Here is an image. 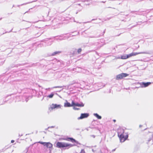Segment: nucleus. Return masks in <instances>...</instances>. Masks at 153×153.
<instances>
[{
	"label": "nucleus",
	"mask_w": 153,
	"mask_h": 153,
	"mask_svg": "<svg viewBox=\"0 0 153 153\" xmlns=\"http://www.w3.org/2000/svg\"><path fill=\"white\" fill-rule=\"evenodd\" d=\"M117 133L120 141L121 142H124L128 137V135L127 133L125 132L124 130L121 128H119L118 129Z\"/></svg>",
	"instance_id": "1"
},
{
	"label": "nucleus",
	"mask_w": 153,
	"mask_h": 153,
	"mask_svg": "<svg viewBox=\"0 0 153 153\" xmlns=\"http://www.w3.org/2000/svg\"><path fill=\"white\" fill-rule=\"evenodd\" d=\"M73 145L70 144L68 143L57 142L56 143V147L59 148H64L68 147H71L73 146Z\"/></svg>",
	"instance_id": "2"
},
{
	"label": "nucleus",
	"mask_w": 153,
	"mask_h": 153,
	"mask_svg": "<svg viewBox=\"0 0 153 153\" xmlns=\"http://www.w3.org/2000/svg\"><path fill=\"white\" fill-rule=\"evenodd\" d=\"M41 144L43 145L44 146H46L48 148H51L52 147L53 145L49 142H43L39 141L38 142Z\"/></svg>",
	"instance_id": "3"
},
{
	"label": "nucleus",
	"mask_w": 153,
	"mask_h": 153,
	"mask_svg": "<svg viewBox=\"0 0 153 153\" xmlns=\"http://www.w3.org/2000/svg\"><path fill=\"white\" fill-rule=\"evenodd\" d=\"M151 84V83L150 82H147L146 83L144 82H142L140 83V85L141 86V87L144 88L148 86Z\"/></svg>",
	"instance_id": "4"
},
{
	"label": "nucleus",
	"mask_w": 153,
	"mask_h": 153,
	"mask_svg": "<svg viewBox=\"0 0 153 153\" xmlns=\"http://www.w3.org/2000/svg\"><path fill=\"white\" fill-rule=\"evenodd\" d=\"M146 53L145 52H132L131 53L129 54H128L129 58L131 57L132 56H135L137 55L140 54H145Z\"/></svg>",
	"instance_id": "5"
},
{
	"label": "nucleus",
	"mask_w": 153,
	"mask_h": 153,
	"mask_svg": "<svg viewBox=\"0 0 153 153\" xmlns=\"http://www.w3.org/2000/svg\"><path fill=\"white\" fill-rule=\"evenodd\" d=\"M72 105L73 106H76L78 107H83L84 104L83 103H81V104H79L78 103H75L73 101H72Z\"/></svg>",
	"instance_id": "6"
},
{
	"label": "nucleus",
	"mask_w": 153,
	"mask_h": 153,
	"mask_svg": "<svg viewBox=\"0 0 153 153\" xmlns=\"http://www.w3.org/2000/svg\"><path fill=\"white\" fill-rule=\"evenodd\" d=\"M89 115L88 113L82 114L79 117V119H82L84 118L87 117Z\"/></svg>",
	"instance_id": "7"
},
{
	"label": "nucleus",
	"mask_w": 153,
	"mask_h": 153,
	"mask_svg": "<svg viewBox=\"0 0 153 153\" xmlns=\"http://www.w3.org/2000/svg\"><path fill=\"white\" fill-rule=\"evenodd\" d=\"M51 109H52L56 108H61V106L59 105H57L56 104H52V105Z\"/></svg>",
	"instance_id": "8"
},
{
	"label": "nucleus",
	"mask_w": 153,
	"mask_h": 153,
	"mask_svg": "<svg viewBox=\"0 0 153 153\" xmlns=\"http://www.w3.org/2000/svg\"><path fill=\"white\" fill-rule=\"evenodd\" d=\"M129 58L128 54L124 55L121 56L120 58L122 59H126Z\"/></svg>",
	"instance_id": "9"
},
{
	"label": "nucleus",
	"mask_w": 153,
	"mask_h": 153,
	"mask_svg": "<svg viewBox=\"0 0 153 153\" xmlns=\"http://www.w3.org/2000/svg\"><path fill=\"white\" fill-rule=\"evenodd\" d=\"M64 106L65 107H69L71 106H72L73 105H72V103L71 105L70 103L67 102L65 103Z\"/></svg>",
	"instance_id": "10"
},
{
	"label": "nucleus",
	"mask_w": 153,
	"mask_h": 153,
	"mask_svg": "<svg viewBox=\"0 0 153 153\" xmlns=\"http://www.w3.org/2000/svg\"><path fill=\"white\" fill-rule=\"evenodd\" d=\"M121 76L122 75H121V74L117 75L116 77V79L117 80H119V79H122V77Z\"/></svg>",
	"instance_id": "11"
},
{
	"label": "nucleus",
	"mask_w": 153,
	"mask_h": 153,
	"mask_svg": "<svg viewBox=\"0 0 153 153\" xmlns=\"http://www.w3.org/2000/svg\"><path fill=\"white\" fill-rule=\"evenodd\" d=\"M121 74L122 75V79L128 76V74L126 73H122Z\"/></svg>",
	"instance_id": "12"
},
{
	"label": "nucleus",
	"mask_w": 153,
	"mask_h": 153,
	"mask_svg": "<svg viewBox=\"0 0 153 153\" xmlns=\"http://www.w3.org/2000/svg\"><path fill=\"white\" fill-rule=\"evenodd\" d=\"M70 140L72 142H76V140L75 139L69 137L67 139V140L69 141Z\"/></svg>",
	"instance_id": "13"
},
{
	"label": "nucleus",
	"mask_w": 153,
	"mask_h": 153,
	"mask_svg": "<svg viewBox=\"0 0 153 153\" xmlns=\"http://www.w3.org/2000/svg\"><path fill=\"white\" fill-rule=\"evenodd\" d=\"M61 53V51H55V52H53L52 53V56H55L56 55V54L59 53Z\"/></svg>",
	"instance_id": "14"
},
{
	"label": "nucleus",
	"mask_w": 153,
	"mask_h": 153,
	"mask_svg": "<svg viewBox=\"0 0 153 153\" xmlns=\"http://www.w3.org/2000/svg\"><path fill=\"white\" fill-rule=\"evenodd\" d=\"M94 115L99 119H101V117L100 116H99L97 114H94Z\"/></svg>",
	"instance_id": "15"
},
{
	"label": "nucleus",
	"mask_w": 153,
	"mask_h": 153,
	"mask_svg": "<svg viewBox=\"0 0 153 153\" xmlns=\"http://www.w3.org/2000/svg\"><path fill=\"white\" fill-rule=\"evenodd\" d=\"M54 94H51L50 95L48 96V97L50 98H52Z\"/></svg>",
	"instance_id": "16"
},
{
	"label": "nucleus",
	"mask_w": 153,
	"mask_h": 153,
	"mask_svg": "<svg viewBox=\"0 0 153 153\" xmlns=\"http://www.w3.org/2000/svg\"><path fill=\"white\" fill-rule=\"evenodd\" d=\"M82 51V49L81 48H79L77 51L78 53H80Z\"/></svg>",
	"instance_id": "17"
},
{
	"label": "nucleus",
	"mask_w": 153,
	"mask_h": 153,
	"mask_svg": "<svg viewBox=\"0 0 153 153\" xmlns=\"http://www.w3.org/2000/svg\"><path fill=\"white\" fill-rule=\"evenodd\" d=\"M14 142V140H11V143H13Z\"/></svg>",
	"instance_id": "18"
},
{
	"label": "nucleus",
	"mask_w": 153,
	"mask_h": 153,
	"mask_svg": "<svg viewBox=\"0 0 153 153\" xmlns=\"http://www.w3.org/2000/svg\"><path fill=\"white\" fill-rule=\"evenodd\" d=\"M116 149H113V150H112V152H114V151H115Z\"/></svg>",
	"instance_id": "19"
},
{
	"label": "nucleus",
	"mask_w": 153,
	"mask_h": 153,
	"mask_svg": "<svg viewBox=\"0 0 153 153\" xmlns=\"http://www.w3.org/2000/svg\"><path fill=\"white\" fill-rule=\"evenodd\" d=\"M56 88H61V87L58 86V87H56Z\"/></svg>",
	"instance_id": "20"
},
{
	"label": "nucleus",
	"mask_w": 153,
	"mask_h": 153,
	"mask_svg": "<svg viewBox=\"0 0 153 153\" xmlns=\"http://www.w3.org/2000/svg\"><path fill=\"white\" fill-rule=\"evenodd\" d=\"M113 121L115 122H116V120H114Z\"/></svg>",
	"instance_id": "21"
}]
</instances>
